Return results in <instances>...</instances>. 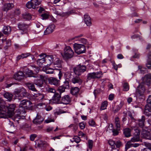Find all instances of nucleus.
Returning <instances> with one entry per match:
<instances>
[{
	"mask_svg": "<svg viewBox=\"0 0 151 151\" xmlns=\"http://www.w3.org/2000/svg\"><path fill=\"white\" fill-rule=\"evenodd\" d=\"M131 129L129 128H126L124 129L123 132L125 136L126 137H129L131 136Z\"/></svg>",
	"mask_w": 151,
	"mask_h": 151,
	"instance_id": "72a5a7b5",
	"label": "nucleus"
},
{
	"mask_svg": "<svg viewBox=\"0 0 151 151\" xmlns=\"http://www.w3.org/2000/svg\"><path fill=\"white\" fill-rule=\"evenodd\" d=\"M115 145L117 147L119 148L122 145V143L120 141H118L115 142Z\"/></svg>",
	"mask_w": 151,
	"mask_h": 151,
	"instance_id": "0e129e2a",
	"label": "nucleus"
},
{
	"mask_svg": "<svg viewBox=\"0 0 151 151\" xmlns=\"http://www.w3.org/2000/svg\"><path fill=\"white\" fill-rule=\"evenodd\" d=\"M151 106V95L149 96L147 100V104Z\"/></svg>",
	"mask_w": 151,
	"mask_h": 151,
	"instance_id": "052dcab7",
	"label": "nucleus"
},
{
	"mask_svg": "<svg viewBox=\"0 0 151 151\" xmlns=\"http://www.w3.org/2000/svg\"><path fill=\"white\" fill-rule=\"evenodd\" d=\"M32 106V103L29 101L27 99L22 100L19 105V108L17 111L21 114L26 113L25 109H29Z\"/></svg>",
	"mask_w": 151,
	"mask_h": 151,
	"instance_id": "f03ea898",
	"label": "nucleus"
},
{
	"mask_svg": "<svg viewBox=\"0 0 151 151\" xmlns=\"http://www.w3.org/2000/svg\"><path fill=\"white\" fill-rule=\"evenodd\" d=\"M18 27L19 29L21 30L24 31L27 29L28 27V24L24 23H19L18 24Z\"/></svg>",
	"mask_w": 151,
	"mask_h": 151,
	"instance_id": "7c9ffc66",
	"label": "nucleus"
},
{
	"mask_svg": "<svg viewBox=\"0 0 151 151\" xmlns=\"http://www.w3.org/2000/svg\"><path fill=\"white\" fill-rule=\"evenodd\" d=\"M41 3L40 0H31L28 1L26 4V7L28 9L32 8L35 9Z\"/></svg>",
	"mask_w": 151,
	"mask_h": 151,
	"instance_id": "9d476101",
	"label": "nucleus"
},
{
	"mask_svg": "<svg viewBox=\"0 0 151 151\" xmlns=\"http://www.w3.org/2000/svg\"><path fill=\"white\" fill-rule=\"evenodd\" d=\"M145 117L143 116L141 119L136 120V123L138 124L140 127L142 128L145 125Z\"/></svg>",
	"mask_w": 151,
	"mask_h": 151,
	"instance_id": "4be33fe9",
	"label": "nucleus"
},
{
	"mask_svg": "<svg viewBox=\"0 0 151 151\" xmlns=\"http://www.w3.org/2000/svg\"><path fill=\"white\" fill-rule=\"evenodd\" d=\"M115 124L117 129L118 130H120V122L118 117H116L115 119Z\"/></svg>",
	"mask_w": 151,
	"mask_h": 151,
	"instance_id": "a19ab883",
	"label": "nucleus"
},
{
	"mask_svg": "<svg viewBox=\"0 0 151 151\" xmlns=\"http://www.w3.org/2000/svg\"><path fill=\"white\" fill-rule=\"evenodd\" d=\"M108 143L112 149H114L115 148V142L111 140H110L108 141Z\"/></svg>",
	"mask_w": 151,
	"mask_h": 151,
	"instance_id": "49530a36",
	"label": "nucleus"
},
{
	"mask_svg": "<svg viewBox=\"0 0 151 151\" xmlns=\"http://www.w3.org/2000/svg\"><path fill=\"white\" fill-rule=\"evenodd\" d=\"M151 74L146 75L143 78V81L145 83L149 86L151 83Z\"/></svg>",
	"mask_w": 151,
	"mask_h": 151,
	"instance_id": "a211bd4d",
	"label": "nucleus"
},
{
	"mask_svg": "<svg viewBox=\"0 0 151 151\" xmlns=\"http://www.w3.org/2000/svg\"><path fill=\"white\" fill-rule=\"evenodd\" d=\"M26 85L29 89L34 91H37L35 87V86L34 84L30 83H27Z\"/></svg>",
	"mask_w": 151,
	"mask_h": 151,
	"instance_id": "ea45409f",
	"label": "nucleus"
},
{
	"mask_svg": "<svg viewBox=\"0 0 151 151\" xmlns=\"http://www.w3.org/2000/svg\"><path fill=\"white\" fill-rule=\"evenodd\" d=\"M113 65V68L116 70H117L118 66L115 63L114 61H112L111 62Z\"/></svg>",
	"mask_w": 151,
	"mask_h": 151,
	"instance_id": "4d7b16f0",
	"label": "nucleus"
},
{
	"mask_svg": "<svg viewBox=\"0 0 151 151\" xmlns=\"http://www.w3.org/2000/svg\"><path fill=\"white\" fill-rule=\"evenodd\" d=\"M145 90L144 87H138L136 90V93L139 96H142Z\"/></svg>",
	"mask_w": 151,
	"mask_h": 151,
	"instance_id": "2f4dec72",
	"label": "nucleus"
},
{
	"mask_svg": "<svg viewBox=\"0 0 151 151\" xmlns=\"http://www.w3.org/2000/svg\"><path fill=\"white\" fill-rule=\"evenodd\" d=\"M71 81L73 84L78 83L79 85L81 84L82 83V80L79 77L76 76L73 77L71 80Z\"/></svg>",
	"mask_w": 151,
	"mask_h": 151,
	"instance_id": "a878e982",
	"label": "nucleus"
},
{
	"mask_svg": "<svg viewBox=\"0 0 151 151\" xmlns=\"http://www.w3.org/2000/svg\"><path fill=\"white\" fill-rule=\"evenodd\" d=\"M73 72H68L67 74V77L68 78L70 79L71 80V79L73 77H74L73 76Z\"/></svg>",
	"mask_w": 151,
	"mask_h": 151,
	"instance_id": "864d4df0",
	"label": "nucleus"
},
{
	"mask_svg": "<svg viewBox=\"0 0 151 151\" xmlns=\"http://www.w3.org/2000/svg\"><path fill=\"white\" fill-rule=\"evenodd\" d=\"M108 105V102L106 101H104L101 104V110H104L106 109Z\"/></svg>",
	"mask_w": 151,
	"mask_h": 151,
	"instance_id": "79ce46f5",
	"label": "nucleus"
},
{
	"mask_svg": "<svg viewBox=\"0 0 151 151\" xmlns=\"http://www.w3.org/2000/svg\"><path fill=\"white\" fill-rule=\"evenodd\" d=\"M47 65H50L54 62V58L52 55H46L44 57Z\"/></svg>",
	"mask_w": 151,
	"mask_h": 151,
	"instance_id": "2eb2a0df",
	"label": "nucleus"
},
{
	"mask_svg": "<svg viewBox=\"0 0 151 151\" xmlns=\"http://www.w3.org/2000/svg\"><path fill=\"white\" fill-rule=\"evenodd\" d=\"M44 96L43 94L40 93L37 94H35L33 96V98L35 100L39 101H42L43 100Z\"/></svg>",
	"mask_w": 151,
	"mask_h": 151,
	"instance_id": "5701e85b",
	"label": "nucleus"
},
{
	"mask_svg": "<svg viewBox=\"0 0 151 151\" xmlns=\"http://www.w3.org/2000/svg\"><path fill=\"white\" fill-rule=\"evenodd\" d=\"M4 101L0 98V118H7L12 117L14 114L16 106L14 104H10L8 106L4 105Z\"/></svg>",
	"mask_w": 151,
	"mask_h": 151,
	"instance_id": "f257e3e1",
	"label": "nucleus"
},
{
	"mask_svg": "<svg viewBox=\"0 0 151 151\" xmlns=\"http://www.w3.org/2000/svg\"><path fill=\"white\" fill-rule=\"evenodd\" d=\"M63 86H65L66 88H68L69 87V82L68 81H65Z\"/></svg>",
	"mask_w": 151,
	"mask_h": 151,
	"instance_id": "680f3d73",
	"label": "nucleus"
},
{
	"mask_svg": "<svg viewBox=\"0 0 151 151\" xmlns=\"http://www.w3.org/2000/svg\"><path fill=\"white\" fill-rule=\"evenodd\" d=\"M81 141L80 137L78 136H75L72 139V140H71L72 142H75L77 143H79Z\"/></svg>",
	"mask_w": 151,
	"mask_h": 151,
	"instance_id": "c03bdc74",
	"label": "nucleus"
},
{
	"mask_svg": "<svg viewBox=\"0 0 151 151\" xmlns=\"http://www.w3.org/2000/svg\"><path fill=\"white\" fill-rule=\"evenodd\" d=\"M142 137L151 140V131L143 129L141 132Z\"/></svg>",
	"mask_w": 151,
	"mask_h": 151,
	"instance_id": "ddd939ff",
	"label": "nucleus"
},
{
	"mask_svg": "<svg viewBox=\"0 0 151 151\" xmlns=\"http://www.w3.org/2000/svg\"><path fill=\"white\" fill-rule=\"evenodd\" d=\"M4 97L7 99L9 101H11L13 98V95L11 93L7 92L4 94Z\"/></svg>",
	"mask_w": 151,
	"mask_h": 151,
	"instance_id": "f704fd0d",
	"label": "nucleus"
},
{
	"mask_svg": "<svg viewBox=\"0 0 151 151\" xmlns=\"http://www.w3.org/2000/svg\"><path fill=\"white\" fill-rule=\"evenodd\" d=\"M82 35H81V36H76L75 37L72 38L70 39V41H71V40H75L76 41H80V42L82 43L83 44H86L87 43V40L83 38H81L80 37L82 36Z\"/></svg>",
	"mask_w": 151,
	"mask_h": 151,
	"instance_id": "f3484780",
	"label": "nucleus"
},
{
	"mask_svg": "<svg viewBox=\"0 0 151 151\" xmlns=\"http://www.w3.org/2000/svg\"><path fill=\"white\" fill-rule=\"evenodd\" d=\"M88 124L90 126L95 127L96 126V124L94 121L93 119L89 120Z\"/></svg>",
	"mask_w": 151,
	"mask_h": 151,
	"instance_id": "3c124183",
	"label": "nucleus"
},
{
	"mask_svg": "<svg viewBox=\"0 0 151 151\" xmlns=\"http://www.w3.org/2000/svg\"><path fill=\"white\" fill-rule=\"evenodd\" d=\"M41 17L43 19H46L48 18V15L46 13L42 14Z\"/></svg>",
	"mask_w": 151,
	"mask_h": 151,
	"instance_id": "13d9d810",
	"label": "nucleus"
},
{
	"mask_svg": "<svg viewBox=\"0 0 151 151\" xmlns=\"http://www.w3.org/2000/svg\"><path fill=\"white\" fill-rule=\"evenodd\" d=\"M86 70V67L84 65L79 64L73 69V71L76 74L79 76Z\"/></svg>",
	"mask_w": 151,
	"mask_h": 151,
	"instance_id": "1a4fd4ad",
	"label": "nucleus"
},
{
	"mask_svg": "<svg viewBox=\"0 0 151 151\" xmlns=\"http://www.w3.org/2000/svg\"><path fill=\"white\" fill-rule=\"evenodd\" d=\"M13 77L16 80L20 81L24 78V75L22 72L19 71L15 73L13 76Z\"/></svg>",
	"mask_w": 151,
	"mask_h": 151,
	"instance_id": "dca6fc26",
	"label": "nucleus"
},
{
	"mask_svg": "<svg viewBox=\"0 0 151 151\" xmlns=\"http://www.w3.org/2000/svg\"><path fill=\"white\" fill-rule=\"evenodd\" d=\"M86 123L84 122H82L79 123V126L81 129H83L85 127Z\"/></svg>",
	"mask_w": 151,
	"mask_h": 151,
	"instance_id": "5fc2aeb1",
	"label": "nucleus"
},
{
	"mask_svg": "<svg viewBox=\"0 0 151 151\" xmlns=\"http://www.w3.org/2000/svg\"><path fill=\"white\" fill-rule=\"evenodd\" d=\"M17 112L18 113V114H17L15 116V119L14 120L16 121L17 122H18L19 120V119H20L21 118V116L20 115V114L18 112V111H17Z\"/></svg>",
	"mask_w": 151,
	"mask_h": 151,
	"instance_id": "6e6d98bb",
	"label": "nucleus"
},
{
	"mask_svg": "<svg viewBox=\"0 0 151 151\" xmlns=\"http://www.w3.org/2000/svg\"><path fill=\"white\" fill-rule=\"evenodd\" d=\"M124 91H128L129 89V84L127 83H124L123 84Z\"/></svg>",
	"mask_w": 151,
	"mask_h": 151,
	"instance_id": "8fccbe9b",
	"label": "nucleus"
},
{
	"mask_svg": "<svg viewBox=\"0 0 151 151\" xmlns=\"http://www.w3.org/2000/svg\"><path fill=\"white\" fill-rule=\"evenodd\" d=\"M55 26L54 24H52L49 26L44 32L45 35H47L52 32L55 29Z\"/></svg>",
	"mask_w": 151,
	"mask_h": 151,
	"instance_id": "6ab92c4d",
	"label": "nucleus"
},
{
	"mask_svg": "<svg viewBox=\"0 0 151 151\" xmlns=\"http://www.w3.org/2000/svg\"><path fill=\"white\" fill-rule=\"evenodd\" d=\"M117 108L116 109H115L114 111V113H116L122 107V105L121 104H120L118 105L117 106Z\"/></svg>",
	"mask_w": 151,
	"mask_h": 151,
	"instance_id": "bf43d9fd",
	"label": "nucleus"
},
{
	"mask_svg": "<svg viewBox=\"0 0 151 151\" xmlns=\"http://www.w3.org/2000/svg\"><path fill=\"white\" fill-rule=\"evenodd\" d=\"M46 146L47 144L45 142L40 141L37 144L36 143L35 147H38L43 149Z\"/></svg>",
	"mask_w": 151,
	"mask_h": 151,
	"instance_id": "c756f323",
	"label": "nucleus"
},
{
	"mask_svg": "<svg viewBox=\"0 0 151 151\" xmlns=\"http://www.w3.org/2000/svg\"><path fill=\"white\" fill-rule=\"evenodd\" d=\"M27 73L28 76L29 77L37 78L38 77V75L37 74L33 73L32 71L31 70L28 71Z\"/></svg>",
	"mask_w": 151,
	"mask_h": 151,
	"instance_id": "e433bc0d",
	"label": "nucleus"
},
{
	"mask_svg": "<svg viewBox=\"0 0 151 151\" xmlns=\"http://www.w3.org/2000/svg\"><path fill=\"white\" fill-rule=\"evenodd\" d=\"M132 129L135 131L134 136L130 139V141L134 142L139 141L140 140L139 135L140 133V130L138 127L135 126H132L131 127Z\"/></svg>",
	"mask_w": 151,
	"mask_h": 151,
	"instance_id": "7ed1b4c3",
	"label": "nucleus"
},
{
	"mask_svg": "<svg viewBox=\"0 0 151 151\" xmlns=\"http://www.w3.org/2000/svg\"><path fill=\"white\" fill-rule=\"evenodd\" d=\"M30 53H23L22 54V55L23 59L24 58H26L28 56L30 55Z\"/></svg>",
	"mask_w": 151,
	"mask_h": 151,
	"instance_id": "e2e57ef3",
	"label": "nucleus"
},
{
	"mask_svg": "<svg viewBox=\"0 0 151 151\" xmlns=\"http://www.w3.org/2000/svg\"><path fill=\"white\" fill-rule=\"evenodd\" d=\"M48 82L51 84L57 86L58 85L59 80L54 77H50L48 79Z\"/></svg>",
	"mask_w": 151,
	"mask_h": 151,
	"instance_id": "393cba45",
	"label": "nucleus"
},
{
	"mask_svg": "<svg viewBox=\"0 0 151 151\" xmlns=\"http://www.w3.org/2000/svg\"><path fill=\"white\" fill-rule=\"evenodd\" d=\"M139 70L140 71L141 73H145L146 71V68H143L141 66H138Z\"/></svg>",
	"mask_w": 151,
	"mask_h": 151,
	"instance_id": "de8ad7c7",
	"label": "nucleus"
},
{
	"mask_svg": "<svg viewBox=\"0 0 151 151\" xmlns=\"http://www.w3.org/2000/svg\"><path fill=\"white\" fill-rule=\"evenodd\" d=\"M84 21L87 26H90L91 25V22L90 18L87 14L84 15Z\"/></svg>",
	"mask_w": 151,
	"mask_h": 151,
	"instance_id": "bb28decb",
	"label": "nucleus"
},
{
	"mask_svg": "<svg viewBox=\"0 0 151 151\" xmlns=\"http://www.w3.org/2000/svg\"><path fill=\"white\" fill-rule=\"evenodd\" d=\"M45 58L44 57L43 58L38 59L37 60V63L40 67H42L43 66V65H46L45 63Z\"/></svg>",
	"mask_w": 151,
	"mask_h": 151,
	"instance_id": "c85d7f7f",
	"label": "nucleus"
},
{
	"mask_svg": "<svg viewBox=\"0 0 151 151\" xmlns=\"http://www.w3.org/2000/svg\"><path fill=\"white\" fill-rule=\"evenodd\" d=\"M146 66L148 69H151V52H150L148 56L147 62L146 64Z\"/></svg>",
	"mask_w": 151,
	"mask_h": 151,
	"instance_id": "c9c22d12",
	"label": "nucleus"
},
{
	"mask_svg": "<svg viewBox=\"0 0 151 151\" xmlns=\"http://www.w3.org/2000/svg\"><path fill=\"white\" fill-rule=\"evenodd\" d=\"M61 98V94L56 92L52 96L50 103H51L52 101L53 103L55 104H61V101L60 100Z\"/></svg>",
	"mask_w": 151,
	"mask_h": 151,
	"instance_id": "9b49d317",
	"label": "nucleus"
},
{
	"mask_svg": "<svg viewBox=\"0 0 151 151\" xmlns=\"http://www.w3.org/2000/svg\"><path fill=\"white\" fill-rule=\"evenodd\" d=\"M52 65H53L54 69L60 70V68H62V62L59 58H56L55 60Z\"/></svg>",
	"mask_w": 151,
	"mask_h": 151,
	"instance_id": "f8f14e48",
	"label": "nucleus"
},
{
	"mask_svg": "<svg viewBox=\"0 0 151 151\" xmlns=\"http://www.w3.org/2000/svg\"><path fill=\"white\" fill-rule=\"evenodd\" d=\"M11 30L10 27L8 26H4L3 28V32L5 35H9L11 33Z\"/></svg>",
	"mask_w": 151,
	"mask_h": 151,
	"instance_id": "cd10ccee",
	"label": "nucleus"
},
{
	"mask_svg": "<svg viewBox=\"0 0 151 151\" xmlns=\"http://www.w3.org/2000/svg\"><path fill=\"white\" fill-rule=\"evenodd\" d=\"M144 114L147 116L151 115V106L146 104L145 107Z\"/></svg>",
	"mask_w": 151,
	"mask_h": 151,
	"instance_id": "b1692460",
	"label": "nucleus"
},
{
	"mask_svg": "<svg viewBox=\"0 0 151 151\" xmlns=\"http://www.w3.org/2000/svg\"><path fill=\"white\" fill-rule=\"evenodd\" d=\"M74 54V52L71 47L69 46H66L64 50L63 58L66 59H68L72 58Z\"/></svg>",
	"mask_w": 151,
	"mask_h": 151,
	"instance_id": "423d86ee",
	"label": "nucleus"
},
{
	"mask_svg": "<svg viewBox=\"0 0 151 151\" xmlns=\"http://www.w3.org/2000/svg\"><path fill=\"white\" fill-rule=\"evenodd\" d=\"M66 88L64 86H60L59 87L58 90L59 92H60L59 93L61 94L62 93L64 92L65 91V90Z\"/></svg>",
	"mask_w": 151,
	"mask_h": 151,
	"instance_id": "09e8293b",
	"label": "nucleus"
},
{
	"mask_svg": "<svg viewBox=\"0 0 151 151\" xmlns=\"http://www.w3.org/2000/svg\"><path fill=\"white\" fill-rule=\"evenodd\" d=\"M103 73L101 71L97 72H92L88 73L87 76V79L90 80L96 78H99L102 77Z\"/></svg>",
	"mask_w": 151,
	"mask_h": 151,
	"instance_id": "0eeeda50",
	"label": "nucleus"
},
{
	"mask_svg": "<svg viewBox=\"0 0 151 151\" xmlns=\"http://www.w3.org/2000/svg\"><path fill=\"white\" fill-rule=\"evenodd\" d=\"M14 6V4L12 3H6L2 7V10L4 11L7 12L11 9Z\"/></svg>",
	"mask_w": 151,
	"mask_h": 151,
	"instance_id": "412c9836",
	"label": "nucleus"
},
{
	"mask_svg": "<svg viewBox=\"0 0 151 151\" xmlns=\"http://www.w3.org/2000/svg\"><path fill=\"white\" fill-rule=\"evenodd\" d=\"M42 70L43 71H45L47 74H52L54 73V70H56L54 69L53 67L52 68H49L46 69L43 68Z\"/></svg>",
	"mask_w": 151,
	"mask_h": 151,
	"instance_id": "4c0bfd02",
	"label": "nucleus"
},
{
	"mask_svg": "<svg viewBox=\"0 0 151 151\" xmlns=\"http://www.w3.org/2000/svg\"><path fill=\"white\" fill-rule=\"evenodd\" d=\"M14 94L18 99L20 100L21 98L26 96L27 92L26 90L24 88L16 89L14 91Z\"/></svg>",
	"mask_w": 151,
	"mask_h": 151,
	"instance_id": "39448f33",
	"label": "nucleus"
},
{
	"mask_svg": "<svg viewBox=\"0 0 151 151\" xmlns=\"http://www.w3.org/2000/svg\"><path fill=\"white\" fill-rule=\"evenodd\" d=\"M36 137V135L35 134H32L30 135V139L32 141H33L35 139Z\"/></svg>",
	"mask_w": 151,
	"mask_h": 151,
	"instance_id": "338daca9",
	"label": "nucleus"
},
{
	"mask_svg": "<svg viewBox=\"0 0 151 151\" xmlns=\"http://www.w3.org/2000/svg\"><path fill=\"white\" fill-rule=\"evenodd\" d=\"M45 90L46 92L48 93H55L56 92V90L55 89L50 87H47L45 88Z\"/></svg>",
	"mask_w": 151,
	"mask_h": 151,
	"instance_id": "37998d69",
	"label": "nucleus"
},
{
	"mask_svg": "<svg viewBox=\"0 0 151 151\" xmlns=\"http://www.w3.org/2000/svg\"><path fill=\"white\" fill-rule=\"evenodd\" d=\"M23 18L26 20H29L31 19V14L28 13L26 12L22 15Z\"/></svg>",
	"mask_w": 151,
	"mask_h": 151,
	"instance_id": "58836bf2",
	"label": "nucleus"
},
{
	"mask_svg": "<svg viewBox=\"0 0 151 151\" xmlns=\"http://www.w3.org/2000/svg\"><path fill=\"white\" fill-rule=\"evenodd\" d=\"M131 141L130 140L128 141L125 145V150L127 151V149L130 148L131 147H132V144L131 143Z\"/></svg>",
	"mask_w": 151,
	"mask_h": 151,
	"instance_id": "a18cd8bd",
	"label": "nucleus"
},
{
	"mask_svg": "<svg viewBox=\"0 0 151 151\" xmlns=\"http://www.w3.org/2000/svg\"><path fill=\"white\" fill-rule=\"evenodd\" d=\"M71 98L69 95H65L61 98V104H68L71 102Z\"/></svg>",
	"mask_w": 151,
	"mask_h": 151,
	"instance_id": "4468645a",
	"label": "nucleus"
},
{
	"mask_svg": "<svg viewBox=\"0 0 151 151\" xmlns=\"http://www.w3.org/2000/svg\"><path fill=\"white\" fill-rule=\"evenodd\" d=\"M93 141L91 140H89L88 141V147L90 149H92L93 146Z\"/></svg>",
	"mask_w": 151,
	"mask_h": 151,
	"instance_id": "603ef678",
	"label": "nucleus"
},
{
	"mask_svg": "<svg viewBox=\"0 0 151 151\" xmlns=\"http://www.w3.org/2000/svg\"><path fill=\"white\" fill-rule=\"evenodd\" d=\"M43 120V118L41 116L37 114L36 118L33 120V122L34 124H40Z\"/></svg>",
	"mask_w": 151,
	"mask_h": 151,
	"instance_id": "aec40b11",
	"label": "nucleus"
},
{
	"mask_svg": "<svg viewBox=\"0 0 151 151\" xmlns=\"http://www.w3.org/2000/svg\"><path fill=\"white\" fill-rule=\"evenodd\" d=\"M78 135L81 136V137H85L86 136V134L81 131H79L78 132Z\"/></svg>",
	"mask_w": 151,
	"mask_h": 151,
	"instance_id": "69168bd1",
	"label": "nucleus"
},
{
	"mask_svg": "<svg viewBox=\"0 0 151 151\" xmlns=\"http://www.w3.org/2000/svg\"><path fill=\"white\" fill-rule=\"evenodd\" d=\"M80 89L78 87H72L70 89V93L73 95H76L79 92Z\"/></svg>",
	"mask_w": 151,
	"mask_h": 151,
	"instance_id": "473e14b6",
	"label": "nucleus"
},
{
	"mask_svg": "<svg viewBox=\"0 0 151 151\" xmlns=\"http://www.w3.org/2000/svg\"><path fill=\"white\" fill-rule=\"evenodd\" d=\"M73 47L75 52L78 54L84 53L86 51L85 46L82 44L75 43Z\"/></svg>",
	"mask_w": 151,
	"mask_h": 151,
	"instance_id": "20e7f679",
	"label": "nucleus"
},
{
	"mask_svg": "<svg viewBox=\"0 0 151 151\" xmlns=\"http://www.w3.org/2000/svg\"><path fill=\"white\" fill-rule=\"evenodd\" d=\"M117 58L119 59H123L124 58V57L122 54H119L117 55Z\"/></svg>",
	"mask_w": 151,
	"mask_h": 151,
	"instance_id": "774afa93",
	"label": "nucleus"
},
{
	"mask_svg": "<svg viewBox=\"0 0 151 151\" xmlns=\"http://www.w3.org/2000/svg\"><path fill=\"white\" fill-rule=\"evenodd\" d=\"M36 78H37L34 80V83L39 87H42L43 84V82L47 79L46 76L42 75H38V77Z\"/></svg>",
	"mask_w": 151,
	"mask_h": 151,
	"instance_id": "6e6552de",
	"label": "nucleus"
}]
</instances>
